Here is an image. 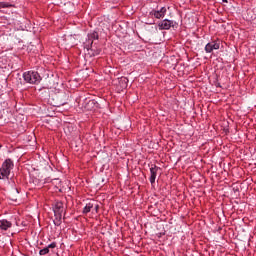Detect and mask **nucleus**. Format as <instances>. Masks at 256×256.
Here are the masks:
<instances>
[{
	"label": "nucleus",
	"mask_w": 256,
	"mask_h": 256,
	"mask_svg": "<svg viewBox=\"0 0 256 256\" xmlns=\"http://www.w3.org/2000/svg\"><path fill=\"white\" fill-rule=\"evenodd\" d=\"M234 191H239V189H234Z\"/></svg>",
	"instance_id": "obj_20"
},
{
	"label": "nucleus",
	"mask_w": 256,
	"mask_h": 256,
	"mask_svg": "<svg viewBox=\"0 0 256 256\" xmlns=\"http://www.w3.org/2000/svg\"><path fill=\"white\" fill-rule=\"evenodd\" d=\"M161 168L159 166L156 165H152L150 168V178L149 181L151 183V185H153L155 183V179H157V173Z\"/></svg>",
	"instance_id": "obj_9"
},
{
	"label": "nucleus",
	"mask_w": 256,
	"mask_h": 256,
	"mask_svg": "<svg viewBox=\"0 0 256 256\" xmlns=\"http://www.w3.org/2000/svg\"><path fill=\"white\" fill-rule=\"evenodd\" d=\"M178 25L179 24L177 22L169 19H164L158 23V27L160 31H169L171 27H173V29H177Z\"/></svg>",
	"instance_id": "obj_6"
},
{
	"label": "nucleus",
	"mask_w": 256,
	"mask_h": 256,
	"mask_svg": "<svg viewBox=\"0 0 256 256\" xmlns=\"http://www.w3.org/2000/svg\"><path fill=\"white\" fill-rule=\"evenodd\" d=\"M49 253V248L47 246L39 251V255H47Z\"/></svg>",
	"instance_id": "obj_14"
},
{
	"label": "nucleus",
	"mask_w": 256,
	"mask_h": 256,
	"mask_svg": "<svg viewBox=\"0 0 256 256\" xmlns=\"http://www.w3.org/2000/svg\"><path fill=\"white\" fill-rule=\"evenodd\" d=\"M82 107L86 111H95L99 109V102L95 99L84 98L82 101Z\"/></svg>",
	"instance_id": "obj_4"
},
{
	"label": "nucleus",
	"mask_w": 256,
	"mask_h": 256,
	"mask_svg": "<svg viewBox=\"0 0 256 256\" xmlns=\"http://www.w3.org/2000/svg\"><path fill=\"white\" fill-rule=\"evenodd\" d=\"M220 47L219 41H212L206 44L204 50L206 53H213V51H217Z\"/></svg>",
	"instance_id": "obj_8"
},
{
	"label": "nucleus",
	"mask_w": 256,
	"mask_h": 256,
	"mask_svg": "<svg viewBox=\"0 0 256 256\" xmlns=\"http://www.w3.org/2000/svg\"><path fill=\"white\" fill-rule=\"evenodd\" d=\"M55 247H57V242H52L51 244H49V245L47 246L48 250H49V249H55Z\"/></svg>",
	"instance_id": "obj_15"
},
{
	"label": "nucleus",
	"mask_w": 256,
	"mask_h": 256,
	"mask_svg": "<svg viewBox=\"0 0 256 256\" xmlns=\"http://www.w3.org/2000/svg\"><path fill=\"white\" fill-rule=\"evenodd\" d=\"M93 209H94L95 213H99V204H97L95 201H94Z\"/></svg>",
	"instance_id": "obj_16"
},
{
	"label": "nucleus",
	"mask_w": 256,
	"mask_h": 256,
	"mask_svg": "<svg viewBox=\"0 0 256 256\" xmlns=\"http://www.w3.org/2000/svg\"><path fill=\"white\" fill-rule=\"evenodd\" d=\"M46 93H47V95H49V90H47V92H46Z\"/></svg>",
	"instance_id": "obj_18"
},
{
	"label": "nucleus",
	"mask_w": 256,
	"mask_h": 256,
	"mask_svg": "<svg viewBox=\"0 0 256 256\" xmlns=\"http://www.w3.org/2000/svg\"><path fill=\"white\" fill-rule=\"evenodd\" d=\"M149 15L150 17H155V19H163L167 15V8L161 7L159 10L152 9Z\"/></svg>",
	"instance_id": "obj_7"
},
{
	"label": "nucleus",
	"mask_w": 256,
	"mask_h": 256,
	"mask_svg": "<svg viewBox=\"0 0 256 256\" xmlns=\"http://www.w3.org/2000/svg\"><path fill=\"white\" fill-rule=\"evenodd\" d=\"M3 145L0 144V149H2Z\"/></svg>",
	"instance_id": "obj_19"
},
{
	"label": "nucleus",
	"mask_w": 256,
	"mask_h": 256,
	"mask_svg": "<svg viewBox=\"0 0 256 256\" xmlns=\"http://www.w3.org/2000/svg\"><path fill=\"white\" fill-rule=\"evenodd\" d=\"M99 39V33L97 31L89 32L87 35V39L84 42V49H87V51H91L93 48V41H97Z\"/></svg>",
	"instance_id": "obj_5"
},
{
	"label": "nucleus",
	"mask_w": 256,
	"mask_h": 256,
	"mask_svg": "<svg viewBox=\"0 0 256 256\" xmlns=\"http://www.w3.org/2000/svg\"><path fill=\"white\" fill-rule=\"evenodd\" d=\"M53 211L55 217L53 223L55 227H59L62 223L63 214L65 213V206L63 205V202L56 201L53 205Z\"/></svg>",
	"instance_id": "obj_1"
},
{
	"label": "nucleus",
	"mask_w": 256,
	"mask_h": 256,
	"mask_svg": "<svg viewBox=\"0 0 256 256\" xmlns=\"http://www.w3.org/2000/svg\"><path fill=\"white\" fill-rule=\"evenodd\" d=\"M120 84H122V89L127 88V84L129 83V79H127L126 77H123L120 79L119 81Z\"/></svg>",
	"instance_id": "obj_13"
},
{
	"label": "nucleus",
	"mask_w": 256,
	"mask_h": 256,
	"mask_svg": "<svg viewBox=\"0 0 256 256\" xmlns=\"http://www.w3.org/2000/svg\"><path fill=\"white\" fill-rule=\"evenodd\" d=\"M13 167H15L13 160H11V158H7L0 167V179H9L11 171H13Z\"/></svg>",
	"instance_id": "obj_2"
},
{
	"label": "nucleus",
	"mask_w": 256,
	"mask_h": 256,
	"mask_svg": "<svg viewBox=\"0 0 256 256\" xmlns=\"http://www.w3.org/2000/svg\"><path fill=\"white\" fill-rule=\"evenodd\" d=\"M23 79L26 83L30 85H37L41 83V75L37 71H27L23 73Z\"/></svg>",
	"instance_id": "obj_3"
},
{
	"label": "nucleus",
	"mask_w": 256,
	"mask_h": 256,
	"mask_svg": "<svg viewBox=\"0 0 256 256\" xmlns=\"http://www.w3.org/2000/svg\"><path fill=\"white\" fill-rule=\"evenodd\" d=\"M13 227V223L7 219L0 220V232L1 231H9Z\"/></svg>",
	"instance_id": "obj_10"
},
{
	"label": "nucleus",
	"mask_w": 256,
	"mask_h": 256,
	"mask_svg": "<svg viewBox=\"0 0 256 256\" xmlns=\"http://www.w3.org/2000/svg\"><path fill=\"white\" fill-rule=\"evenodd\" d=\"M11 7H14L11 2H0V9H9Z\"/></svg>",
	"instance_id": "obj_12"
},
{
	"label": "nucleus",
	"mask_w": 256,
	"mask_h": 256,
	"mask_svg": "<svg viewBox=\"0 0 256 256\" xmlns=\"http://www.w3.org/2000/svg\"><path fill=\"white\" fill-rule=\"evenodd\" d=\"M16 193H19V191H18V190H16Z\"/></svg>",
	"instance_id": "obj_21"
},
{
	"label": "nucleus",
	"mask_w": 256,
	"mask_h": 256,
	"mask_svg": "<svg viewBox=\"0 0 256 256\" xmlns=\"http://www.w3.org/2000/svg\"><path fill=\"white\" fill-rule=\"evenodd\" d=\"M95 207V200H92L86 204V206L83 208V214L87 215V213H91V209Z\"/></svg>",
	"instance_id": "obj_11"
},
{
	"label": "nucleus",
	"mask_w": 256,
	"mask_h": 256,
	"mask_svg": "<svg viewBox=\"0 0 256 256\" xmlns=\"http://www.w3.org/2000/svg\"><path fill=\"white\" fill-rule=\"evenodd\" d=\"M223 1V3H227V0H222Z\"/></svg>",
	"instance_id": "obj_17"
}]
</instances>
